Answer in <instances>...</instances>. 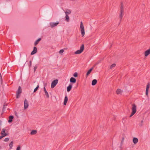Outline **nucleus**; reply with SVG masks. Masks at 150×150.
<instances>
[{"mask_svg":"<svg viewBox=\"0 0 150 150\" xmlns=\"http://www.w3.org/2000/svg\"><path fill=\"white\" fill-rule=\"evenodd\" d=\"M132 141H138V139L137 138L134 137Z\"/></svg>","mask_w":150,"mask_h":150,"instance_id":"nucleus-35","label":"nucleus"},{"mask_svg":"<svg viewBox=\"0 0 150 150\" xmlns=\"http://www.w3.org/2000/svg\"><path fill=\"white\" fill-rule=\"evenodd\" d=\"M132 112L131 115L129 116V117H131L136 113L137 111V107L135 104H132Z\"/></svg>","mask_w":150,"mask_h":150,"instance_id":"nucleus-4","label":"nucleus"},{"mask_svg":"<svg viewBox=\"0 0 150 150\" xmlns=\"http://www.w3.org/2000/svg\"><path fill=\"white\" fill-rule=\"evenodd\" d=\"M9 138L8 137H7L6 138H5L4 141H9Z\"/></svg>","mask_w":150,"mask_h":150,"instance_id":"nucleus-39","label":"nucleus"},{"mask_svg":"<svg viewBox=\"0 0 150 150\" xmlns=\"http://www.w3.org/2000/svg\"><path fill=\"white\" fill-rule=\"evenodd\" d=\"M149 54H150V47L149 49L146 51L144 52V55L146 57H147Z\"/></svg>","mask_w":150,"mask_h":150,"instance_id":"nucleus-15","label":"nucleus"},{"mask_svg":"<svg viewBox=\"0 0 150 150\" xmlns=\"http://www.w3.org/2000/svg\"><path fill=\"white\" fill-rule=\"evenodd\" d=\"M72 84L70 83L68 86L67 87V91L68 92H69L71 90L72 88Z\"/></svg>","mask_w":150,"mask_h":150,"instance_id":"nucleus-16","label":"nucleus"},{"mask_svg":"<svg viewBox=\"0 0 150 150\" xmlns=\"http://www.w3.org/2000/svg\"><path fill=\"white\" fill-rule=\"evenodd\" d=\"M98 64V63H96V65L97 64Z\"/></svg>","mask_w":150,"mask_h":150,"instance_id":"nucleus-49","label":"nucleus"},{"mask_svg":"<svg viewBox=\"0 0 150 150\" xmlns=\"http://www.w3.org/2000/svg\"><path fill=\"white\" fill-rule=\"evenodd\" d=\"M47 84H44V87H45L46 86V85Z\"/></svg>","mask_w":150,"mask_h":150,"instance_id":"nucleus-45","label":"nucleus"},{"mask_svg":"<svg viewBox=\"0 0 150 150\" xmlns=\"http://www.w3.org/2000/svg\"><path fill=\"white\" fill-rule=\"evenodd\" d=\"M37 132V131L35 130H32L30 132V134L31 135H34L36 134Z\"/></svg>","mask_w":150,"mask_h":150,"instance_id":"nucleus-25","label":"nucleus"},{"mask_svg":"<svg viewBox=\"0 0 150 150\" xmlns=\"http://www.w3.org/2000/svg\"><path fill=\"white\" fill-rule=\"evenodd\" d=\"M143 122V120H142L141 121V123L140 124H139V126H140L141 127L142 126V125H143L142 123Z\"/></svg>","mask_w":150,"mask_h":150,"instance_id":"nucleus-38","label":"nucleus"},{"mask_svg":"<svg viewBox=\"0 0 150 150\" xmlns=\"http://www.w3.org/2000/svg\"><path fill=\"white\" fill-rule=\"evenodd\" d=\"M5 108H6L5 107V105H4V106H3V109H2V112H4V110H5Z\"/></svg>","mask_w":150,"mask_h":150,"instance_id":"nucleus-36","label":"nucleus"},{"mask_svg":"<svg viewBox=\"0 0 150 150\" xmlns=\"http://www.w3.org/2000/svg\"><path fill=\"white\" fill-rule=\"evenodd\" d=\"M29 104L28 100L26 99H25L24 102V109H26L28 107Z\"/></svg>","mask_w":150,"mask_h":150,"instance_id":"nucleus-11","label":"nucleus"},{"mask_svg":"<svg viewBox=\"0 0 150 150\" xmlns=\"http://www.w3.org/2000/svg\"><path fill=\"white\" fill-rule=\"evenodd\" d=\"M13 141H11V142L9 144V146H10V149H11L12 148L13 146Z\"/></svg>","mask_w":150,"mask_h":150,"instance_id":"nucleus-28","label":"nucleus"},{"mask_svg":"<svg viewBox=\"0 0 150 150\" xmlns=\"http://www.w3.org/2000/svg\"><path fill=\"white\" fill-rule=\"evenodd\" d=\"M93 69V67H92L87 72L86 74V76L87 77L88 76L89 74L91 73Z\"/></svg>","mask_w":150,"mask_h":150,"instance_id":"nucleus-20","label":"nucleus"},{"mask_svg":"<svg viewBox=\"0 0 150 150\" xmlns=\"http://www.w3.org/2000/svg\"><path fill=\"white\" fill-rule=\"evenodd\" d=\"M122 142H123V141H121V142L120 148L121 147V146L122 145Z\"/></svg>","mask_w":150,"mask_h":150,"instance_id":"nucleus-44","label":"nucleus"},{"mask_svg":"<svg viewBox=\"0 0 150 150\" xmlns=\"http://www.w3.org/2000/svg\"><path fill=\"white\" fill-rule=\"evenodd\" d=\"M138 142V141H133V142L134 144H136Z\"/></svg>","mask_w":150,"mask_h":150,"instance_id":"nucleus-43","label":"nucleus"},{"mask_svg":"<svg viewBox=\"0 0 150 150\" xmlns=\"http://www.w3.org/2000/svg\"><path fill=\"white\" fill-rule=\"evenodd\" d=\"M64 50L63 49H62V50H61L59 52V53H60V54H61V53H63V52H64Z\"/></svg>","mask_w":150,"mask_h":150,"instance_id":"nucleus-34","label":"nucleus"},{"mask_svg":"<svg viewBox=\"0 0 150 150\" xmlns=\"http://www.w3.org/2000/svg\"><path fill=\"white\" fill-rule=\"evenodd\" d=\"M123 92V91L121 90L120 89H117L116 91V93L117 94H121Z\"/></svg>","mask_w":150,"mask_h":150,"instance_id":"nucleus-22","label":"nucleus"},{"mask_svg":"<svg viewBox=\"0 0 150 150\" xmlns=\"http://www.w3.org/2000/svg\"><path fill=\"white\" fill-rule=\"evenodd\" d=\"M58 82V79H55L53 80L51 84V88H53L57 84Z\"/></svg>","mask_w":150,"mask_h":150,"instance_id":"nucleus-9","label":"nucleus"},{"mask_svg":"<svg viewBox=\"0 0 150 150\" xmlns=\"http://www.w3.org/2000/svg\"><path fill=\"white\" fill-rule=\"evenodd\" d=\"M124 138L123 137H122V141H123V140H124Z\"/></svg>","mask_w":150,"mask_h":150,"instance_id":"nucleus-46","label":"nucleus"},{"mask_svg":"<svg viewBox=\"0 0 150 150\" xmlns=\"http://www.w3.org/2000/svg\"><path fill=\"white\" fill-rule=\"evenodd\" d=\"M41 40V38H39L35 42L34 45L35 46H36L38 43Z\"/></svg>","mask_w":150,"mask_h":150,"instance_id":"nucleus-23","label":"nucleus"},{"mask_svg":"<svg viewBox=\"0 0 150 150\" xmlns=\"http://www.w3.org/2000/svg\"><path fill=\"white\" fill-rule=\"evenodd\" d=\"M1 148V147L0 146V149Z\"/></svg>","mask_w":150,"mask_h":150,"instance_id":"nucleus-50","label":"nucleus"},{"mask_svg":"<svg viewBox=\"0 0 150 150\" xmlns=\"http://www.w3.org/2000/svg\"><path fill=\"white\" fill-rule=\"evenodd\" d=\"M59 24L58 21H57L55 23L51 22L50 23V25L51 27L52 28L55 27L57 26Z\"/></svg>","mask_w":150,"mask_h":150,"instance_id":"nucleus-10","label":"nucleus"},{"mask_svg":"<svg viewBox=\"0 0 150 150\" xmlns=\"http://www.w3.org/2000/svg\"><path fill=\"white\" fill-rule=\"evenodd\" d=\"M6 129H2L1 134V135L6 136L8 135L7 133H5Z\"/></svg>","mask_w":150,"mask_h":150,"instance_id":"nucleus-17","label":"nucleus"},{"mask_svg":"<svg viewBox=\"0 0 150 150\" xmlns=\"http://www.w3.org/2000/svg\"><path fill=\"white\" fill-rule=\"evenodd\" d=\"M65 20L67 22H69V18L68 15H66Z\"/></svg>","mask_w":150,"mask_h":150,"instance_id":"nucleus-27","label":"nucleus"},{"mask_svg":"<svg viewBox=\"0 0 150 150\" xmlns=\"http://www.w3.org/2000/svg\"><path fill=\"white\" fill-rule=\"evenodd\" d=\"M5 136L3 135H1V136H0V139H1L2 138H3V137H4Z\"/></svg>","mask_w":150,"mask_h":150,"instance_id":"nucleus-42","label":"nucleus"},{"mask_svg":"<svg viewBox=\"0 0 150 150\" xmlns=\"http://www.w3.org/2000/svg\"><path fill=\"white\" fill-rule=\"evenodd\" d=\"M22 93V89L20 86H19L18 89L16 93V97L17 98H19L20 96V94Z\"/></svg>","mask_w":150,"mask_h":150,"instance_id":"nucleus-8","label":"nucleus"},{"mask_svg":"<svg viewBox=\"0 0 150 150\" xmlns=\"http://www.w3.org/2000/svg\"><path fill=\"white\" fill-rule=\"evenodd\" d=\"M4 112H3L2 111V113H1V115L3 114Z\"/></svg>","mask_w":150,"mask_h":150,"instance_id":"nucleus-48","label":"nucleus"},{"mask_svg":"<svg viewBox=\"0 0 150 150\" xmlns=\"http://www.w3.org/2000/svg\"><path fill=\"white\" fill-rule=\"evenodd\" d=\"M70 82L72 83H74L76 82V79L73 77H71L70 79Z\"/></svg>","mask_w":150,"mask_h":150,"instance_id":"nucleus-14","label":"nucleus"},{"mask_svg":"<svg viewBox=\"0 0 150 150\" xmlns=\"http://www.w3.org/2000/svg\"><path fill=\"white\" fill-rule=\"evenodd\" d=\"M132 112L131 115L129 116V117H131L136 113L137 111V107L135 104H132Z\"/></svg>","mask_w":150,"mask_h":150,"instance_id":"nucleus-5","label":"nucleus"},{"mask_svg":"<svg viewBox=\"0 0 150 150\" xmlns=\"http://www.w3.org/2000/svg\"><path fill=\"white\" fill-rule=\"evenodd\" d=\"M84 49V46L83 44H82L80 48V49L76 51L74 53L75 54H77L81 53L83 51Z\"/></svg>","mask_w":150,"mask_h":150,"instance_id":"nucleus-7","label":"nucleus"},{"mask_svg":"<svg viewBox=\"0 0 150 150\" xmlns=\"http://www.w3.org/2000/svg\"><path fill=\"white\" fill-rule=\"evenodd\" d=\"M132 112L131 115L129 116V117H131L136 113L137 111V107L135 104H132Z\"/></svg>","mask_w":150,"mask_h":150,"instance_id":"nucleus-2","label":"nucleus"},{"mask_svg":"<svg viewBox=\"0 0 150 150\" xmlns=\"http://www.w3.org/2000/svg\"><path fill=\"white\" fill-rule=\"evenodd\" d=\"M43 89H44V92L45 94V95L46 96V97L47 98H49V94H48V92L46 90L45 88V87H44Z\"/></svg>","mask_w":150,"mask_h":150,"instance_id":"nucleus-21","label":"nucleus"},{"mask_svg":"<svg viewBox=\"0 0 150 150\" xmlns=\"http://www.w3.org/2000/svg\"><path fill=\"white\" fill-rule=\"evenodd\" d=\"M68 99L67 96H65L64 98V102L63 104L64 105H66L68 101Z\"/></svg>","mask_w":150,"mask_h":150,"instance_id":"nucleus-19","label":"nucleus"},{"mask_svg":"<svg viewBox=\"0 0 150 150\" xmlns=\"http://www.w3.org/2000/svg\"><path fill=\"white\" fill-rule=\"evenodd\" d=\"M37 48L36 47H33V51L31 52V55H33L35 53H36L37 52Z\"/></svg>","mask_w":150,"mask_h":150,"instance_id":"nucleus-13","label":"nucleus"},{"mask_svg":"<svg viewBox=\"0 0 150 150\" xmlns=\"http://www.w3.org/2000/svg\"><path fill=\"white\" fill-rule=\"evenodd\" d=\"M78 74L77 72H75L73 75V76L75 77H77L78 76Z\"/></svg>","mask_w":150,"mask_h":150,"instance_id":"nucleus-30","label":"nucleus"},{"mask_svg":"<svg viewBox=\"0 0 150 150\" xmlns=\"http://www.w3.org/2000/svg\"><path fill=\"white\" fill-rule=\"evenodd\" d=\"M15 114L16 115V114H17V113L16 112H15Z\"/></svg>","mask_w":150,"mask_h":150,"instance_id":"nucleus-47","label":"nucleus"},{"mask_svg":"<svg viewBox=\"0 0 150 150\" xmlns=\"http://www.w3.org/2000/svg\"><path fill=\"white\" fill-rule=\"evenodd\" d=\"M20 149L21 147L20 146H19L17 147L16 149V150H20Z\"/></svg>","mask_w":150,"mask_h":150,"instance_id":"nucleus-40","label":"nucleus"},{"mask_svg":"<svg viewBox=\"0 0 150 150\" xmlns=\"http://www.w3.org/2000/svg\"><path fill=\"white\" fill-rule=\"evenodd\" d=\"M116 66V64L114 63L112 64L111 65H110V69H112V68L115 67Z\"/></svg>","mask_w":150,"mask_h":150,"instance_id":"nucleus-31","label":"nucleus"},{"mask_svg":"<svg viewBox=\"0 0 150 150\" xmlns=\"http://www.w3.org/2000/svg\"><path fill=\"white\" fill-rule=\"evenodd\" d=\"M150 85L149 83L147 85L146 88V96H148V92L149 88L150 87Z\"/></svg>","mask_w":150,"mask_h":150,"instance_id":"nucleus-12","label":"nucleus"},{"mask_svg":"<svg viewBox=\"0 0 150 150\" xmlns=\"http://www.w3.org/2000/svg\"><path fill=\"white\" fill-rule=\"evenodd\" d=\"M132 112L131 115L129 116V117H131L136 113L137 111V107L135 104H132Z\"/></svg>","mask_w":150,"mask_h":150,"instance_id":"nucleus-3","label":"nucleus"},{"mask_svg":"<svg viewBox=\"0 0 150 150\" xmlns=\"http://www.w3.org/2000/svg\"><path fill=\"white\" fill-rule=\"evenodd\" d=\"M71 13V11L70 10L67 9V11L65 12V13L66 15H68V14H70Z\"/></svg>","mask_w":150,"mask_h":150,"instance_id":"nucleus-26","label":"nucleus"},{"mask_svg":"<svg viewBox=\"0 0 150 150\" xmlns=\"http://www.w3.org/2000/svg\"><path fill=\"white\" fill-rule=\"evenodd\" d=\"M32 66V61H29V64L28 66L29 67H30Z\"/></svg>","mask_w":150,"mask_h":150,"instance_id":"nucleus-33","label":"nucleus"},{"mask_svg":"<svg viewBox=\"0 0 150 150\" xmlns=\"http://www.w3.org/2000/svg\"><path fill=\"white\" fill-rule=\"evenodd\" d=\"M2 121L0 120V131L1 130V125Z\"/></svg>","mask_w":150,"mask_h":150,"instance_id":"nucleus-41","label":"nucleus"},{"mask_svg":"<svg viewBox=\"0 0 150 150\" xmlns=\"http://www.w3.org/2000/svg\"><path fill=\"white\" fill-rule=\"evenodd\" d=\"M0 76L1 77V78L0 79L1 84H3V80H2V77L1 76Z\"/></svg>","mask_w":150,"mask_h":150,"instance_id":"nucleus-37","label":"nucleus"},{"mask_svg":"<svg viewBox=\"0 0 150 150\" xmlns=\"http://www.w3.org/2000/svg\"><path fill=\"white\" fill-rule=\"evenodd\" d=\"M39 88V85L38 84L37 86L34 89L33 92L34 93Z\"/></svg>","mask_w":150,"mask_h":150,"instance_id":"nucleus-29","label":"nucleus"},{"mask_svg":"<svg viewBox=\"0 0 150 150\" xmlns=\"http://www.w3.org/2000/svg\"><path fill=\"white\" fill-rule=\"evenodd\" d=\"M121 6L120 7V12L119 15V17L120 18V21H121L122 19L123 14V13L124 11V8L123 6V3L122 2H121L120 3Z\"/></svg>","mask_w":150,"mask_h":150,"instance_id":"nucleus-1","label":"nucleus"},{"mask_svg":"<svg viewBox=\"0 0 150 150\" xmlns=\"http://www.w3.org/2000/svg\"><path fill=\"white\" fill-rule=\"evenodd\" d=\"M38 68V66L36 65L35 66L34 68V72H35L36 71V69H37Z\"/></svg>","mask_w":150,"mask_h":150,"instance_id":"nucleus-32","label":"nucleus"},{"mask_svg":"<svg viewBox=\"0 0 150 150\" xmlns=\"http://www.w3.org/2000/svg\"><path fill=\"white\" fill-rule=\"evenodd\" d=\"M80 29L82 36L83 37L85 35V30L83 23L82 21L80 23Z\"/></svg>","mask_w":150,"mask_h":150,"instance_id":"nucleus-6","label":"nucleus"},{"mask_svg":"<svg viewBox=\"0 0 150 150\" xmlns=\"http://www.w3.org/2000/svg\"><path fill=\"white\" fill-rule=\"evenodd\" d=\"M97 83V80L96 79H94L92 81V85L93 86H95Z\"/></svg>","mask_w":150,"mask_h":150,"instance_id":"nucleus-24","label":"nucleus"},{"mask_svg":"<svg viewBox=\"0 0 150 150\" xmlns=\"http://www.w3.org/2000/svg\"><path fill=\"white\" fill-rule=\"evenodd\" d=\"M14 118V117L13 115H10L9 117V120L8 122L9 123H11L13 121V120Z\"/></svg>","mask_w":150,"mask_h":150,"instance_id":"nucleus-18","label":"nucleus"}]
</instances>
